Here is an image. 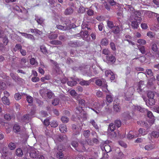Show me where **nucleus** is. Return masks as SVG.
I'll return each mask as SVG.
<instances>
[{
    "instance_id": "nucleus-2",
    "label": "nucleus",
    "mask_w": 159,
    "mask_h": 159,
    "mask_svg": "<svg viewBox=\"0 0 159 159\" xmlns=\"http://www.w3.org/2000/svg\"><path fill=\"white\" fill-rule=\"evenodd\" d=\"M68 45L72 48L81 47L84 45V42L79 40L70 41L68 42Z\"/></svg>"
},
{
    "instance_id": "nucleus-49",
    "label": "nucleus",
    "mask_w": 159,
    "mask_h": 159,
    "mask_svg": "<svg viewBox=\"0 0 159 159\" xmlns=\"http://www.w3.org/2000/svg\"><path fill=\"white\" fill-rule=\"evenodd\" d=\"M12 116L9 114H6L4 115V118L7 120H10L12 118Z\"/></svg>"
},
{
    "instance_id": "nucleus-8",
    "label": "nucleus",
    "mask_w": 159,
    "mask_h": 159,
    "mask_svg": "<svg viewBox=\"0 0 159 159\" xmlns=\"http://www.w3.org/2000/svg\"><path fill=\"white\" fill-rule=\"evenodd\" d=\"M72 128L73 131L72 135L75 136L79 134L80 130L77 125L72 124Z\"/></svg>"
},
{
    "instance_id": "nucleus-3",
    "label": "nucleus",
    "mask_w": 159,
    "mask_h": 159,
    "mask_svg": "<svg viewBox=\"0 0 159 159\" xmlns=\"http://www.w3.org/2000/svg\"><path fill=\"white\" fill-rule=\"evenodd\" d=\"M142 98L145 102L146 105L148 107L153 105L155 103V101L154 98H148L147 100L146 98L143 96H142Z\"/></svg>"
},
{
    "instance_id": "nucleus-12",
    "label": "nucleus",
    "mask_w": 159,
    "mask_h": 159,
    "mask_svg": "<svg viewBox=\"0 0 159 159\" xmlns=\"http://www.w3.org/2000/svg\"><path fill=\"white\" fill-rule=\"evenodd\" d=\"M72 81H68L67 82V84L70 86L72 87L76 84L77 82L76 81H80V79L78 78H76Z\"/></svg>"
},
{
    "instance_id": "nucleus-51",
    "label": "nucleus",
    "mask_w": 159,
    "mask_h": 159,
    "mask_svg": "<svg viewBox=\"0 0 159 159\" xmlns=\"http://www.w3.org/2000/svg\"><path fill=\"white\" fill-rule=\"evenodd\" d=\"M35 20H36L37 22L38 23V24L41 25H42L43 24L44 20L42 18H35Z\"/></svg>"
},
{
    "instance_id": "nucleus-25",
    "label": "nucleus",
    "mask_w": 159,
    "mask_h": 159,
    "mask_svg": "<svg viewBox=\"0 0 159 159\" xmlns=\"http://www.w3.org/2000/svg\"><path fill=\"white\" fill-rule=\"evenodd\" d=\"M3 103L5 104L9 105L10 104L9 99L6 96L3 97L2 98Z\"/></svg>"
},
{
    "instance_id": "nucleus-60",
    "label": "nucleus",
    "mask_w": 159,
    "mask_h": 159,
    "mask_svg": "<svg viewBox=\"0 0 159 159\" xmlns=\"http://www.w3.org/2000/svg\"><path fill=\"white\" fill-rule=\"evenodd\" d=\"M152 49L154 52H156L158 49L157 47L156 44L154 43L152 44Z\"/></svg>"
},
{
    "instance_id": "nucleus-27",
    "label": "nucleus",
    "mask_w": 159,
    "mask_h": 159,
    "mask_svg": "<svg viewBox=\"0 0 159 159\" xmlns=\"http://www.w3.org/2000/svg\"><path fill=\"white\" fill-rule=\"evenodd\" d=\"M137 123L139 125H140L142 127H145L146 128L148 127V123L143 121L141 120L138 121H137Z\"/></svg>"
},
{
    "instance_id": "nucleus-58",
    "label": "nucleus",
    "mask_w": 159,
    "mask_h": 159,
    "mask_svg": "<svg viewBox=\"0 0 159 159\" xmlns=\"http://www.w3.org/2000/svg\"><path fill=\"white\" fill-rule=\"evenodd\" d=\"M85 11V8L83 6H81L79 8L78 12L80 13H83Z\"/></svg>"
},
{
    "instance_id": "nucleus-24",
    "label": "nucleus",
    "mask_w": 159,
    "mask_h": 159,
    "mask_svg": "<svg viewBox=\"0 0 159 159\" xmlns=\"http://www.w3.org/2000/svg\"><path fill=\"white\" fill-rule=\"evenodd\" d=\"M100 43L102 46H106L108 44V40L107 38L103 39L101 40Z\"/></svg>"
},
{
    "instance_id": "nucleus-19",
    "label": "nucleus",
    "mask_w": 159,
    "mask_h": 159,
    "mask_svg": "<svg viewBox=\"0 0 159 159\" xmlns=\"http://www.w3.org/2000/svg\"><path fill=\"white\" fill-rule=\"evenodd\" d=\"M145 74L146 75V76L148 77L147 75L148 76V77H153V73L152 70L151 69H147L145 72Z\"/></svg>"
},
{
    "instance_id": "nucleus-7",
    "label": "nucleus",
    "mask_w": 159,
    "mask_h": 159,
    "mask_svg": "<svg viewBox=\"0 0 159 159\" xmlns=\"http://www.w3.org/2000/svg\"><path fill=\"white\" fill-rule=\"evenodd\" d=\"M115 129V125H114L113 123L110 124L108 127V130L109 132L110 131L111 132H112L111 133V134L112 136V137H115L116 136V134L114 131Z\"/></svg>"
},
{
    "instance_id": "nucleus-46",
    "label": "nucleus",
    "mask_w": 159,
    "mask_h": 159,
    "mask_svg": "<svg viewBox=\"0 0 159 159\" xmlns=\"http://www.w3.org/2000/svg\"><path fill=\"white\" fill-rule=\"evenodd\" d=\"M22 49V46L19 44H16L14 49V51H16L17 50L20 51Z\"/></svg>"
},
{
    "instance_id": "nucleus-29",
    "label": "nucleus",
    "mask_w": 159,
    "mask_h": 159,
    "mask_svg": "<svg viewBox=\"0 0 159 159\" xmlns=\"http://www.w3.org/2000/svg\"><path fill=\"white\" fill-rule=\"evenodd\" d=\"M13 130L15 133H18L20 131V127L19 125L17 124L14 125L13 127Z\"/></svg>"
},
{
    "instance_id": "nucleus-31",
    "label": "nucleus",
    "mask_w": 159,
    "mask_h": 159,
    "mask_svg": "<svg viewBox=\"0 0 159 159\" xmlns=\"http://www.w3.org/2000/svg\"><path fill=\"white\" fill-rule=\"evenodd\" d=\"M50 43L52 44L58 45H61L62 44V43L58 40H53L50 41Z\"/></svg>"
},
{
    "instance_id": "nucleus-52",
    "label": "nucleus",
    "mask_w": 159,
    "mask_h": 159,
    "mask_svg": "<svg viewBox=\"0 0 159 159\" xmlns=\"http://www.w3.org/2000/svg\"><path fill=\"white\" fill-rule=\"evenodd\" d=\"M155 80L156 79L155 77L154 76L152 77L151 79L148 80V84L149 85H151L152 84V81H155Z\"/></svg>"
},
{
    "instance_id": "nucleus-53",
    "label": "nucleus",
    "mask_w": 159,
    "mask_h": 159,
    "mask_svg": "<svg viewBox=\"0 0 159 159\" xmlns=\"http://www.w3.org/2000/svg\"><path fill=\"white\" fill-rule=\"evenodd\" d=\"M104 148L105 151L107 153L111 151V147L107 144H106L105 145Z\"/></svg>"
},
{
    "instance_id": "nucleus-48",
    "label": "nucleus",
    "mask_w": 159,
    "mask_h": 159,
    "mask_svg": "<svg viewBox=\"0 0 159 159\" xmlns=\"http://www.w3.org/2000/svg\"><path fill=\"white\" fill-rule=\"evenodd\" d=\"M50 122L49 121V120L48 119V118H47L43 122L44 125H45L46 127L48 126L49 125H50ZM46 128H47V127H46Z\"/></svg>"
},
{
    "instance_id": "nucleus-59",
    "label": "nucleus",
    "mask_w": 159,
    "mask_h": 159,
    "mask_svg": "<svg viewBox=\"0 0 159 159\" xmlns=\"http://www.w3.org/2000/svg\"><path fill=\"white\" fill-rule=\"evenodd\" d=\"M27 100L29 103H31L33 102V98L31 96L27 95L26 96Z\"/></svg>"
},
{
    "instance_id": "nucleus-63",
    "label": "nucleus",
    "mask_w": 159,
    "mask_h": 159,
    "mask_svg": "<svg viewBox=\"0 0 159 159\" xmlns=\"http://www.w3.org/2000/svg\"><path fill=\"white\" fill-rule=\"evenodd\" d=\"M137 42L138 43L142 45H144L146 43V41L143 39H139Z\"/></svg>"
},
{
    "instance_id": "nucleus-42",
    "label": "nucleus",
    "mask_w": 159,
    "mask_h": 159,
    "mask_svg": "<svg viewBox=\"0 0 159 159\" xmlns=\"http://www.w3.org/2000/svg\"><path fill=\"white\" fill-rule=\"evenodd\" d=\"M90 122L96 129H99V127L93 120H91Z\"/></svg>"
},
{
    "instance_id": "nucleus-33",
    "label": "nucleus",
    "mask_w": 159,
    "mask_h": 159,
    "mask_svg": "<svg viewBox=\"0 0 159 159\" xmlns=\"http://www.w3.org/2000/svg\"><path fill=\"white\" fill-rule=\"evenodd\" d=\"M61 120L64 123H66L69 121V119L67 117L62 116L61 118Z\"/></svg>"
},
{
    "instance_id": "nucleus-64",
    "label": "nucleus",
    "mask_w": 159,
    "mask_h": 159,
    "mask_svg": "<svg viewBox=\"0 0 159 159\" xmlns=\"http://www.w3.org/2000/svg\"><path fill=\"white\" fill-rule=\"evenodd\" d=\"M27 61V59L25 57H22L19 58V61L20 62L21 64H22V63H25Z\"/></svg>"
},
{
    "instance_id": "nucleus-30",
    "label": "nucleus",
    "mask_w": 159,
    "mask_h": 159,
    "mask_svg": "<svg viewBox=\"0 0 159 159\" xmlns=\"http://www.w3.org/2000/svg\"><path fill=\"white\" fill-rule=\"evenodd\" d=\"M90 134V131L89 130H85L83 131V135L86 138H88Z\"/></svg>"
},
{
    "instance_id": "nucleus-47",
    "label": "nucleus",
    "mask_w": 159,
    "mask_h": 159,
    "mask_svg": "<svg viewBox=\"0 0 159 159\" xmlns=\"http://www.w3.org/2000/svg\"><path fill=\"white\" fill-rule=\"evenodd\" d=\"M60 100L59 98H55L52 101V104L54 106L58 105L59 103Z\"/></svg>"
},
{
    "instance_id": "nucleus-35",
    "label": "nucleus",
    "mask_w": 159,
    "mask_h": 159,
    "mask_svg": "<svg viewBox=\"0 0 159 159\" xmlns=\"http://www.w3.org/2000/svg\"><path fill=\"white\" fill-rule=\"evenodd\" d=\"M134 109L136 110H138L142 112H144L145 110V109L144 108H142L141 106H134Z\"/></svg>"
},
{
    "instance_id": "nucleus-5",
    "label": "nucleus",
    "mask_w": 159,
    "mask_h": 159,
    "mask_svg": "<svg viewBox=\"0 0 159 159\" xmlns=\"http://www.w3.org/2000/svg\"><path fill=\"white\" fill-rule=\"evenodd\" d=\"M148 117L149 119L148 120V122L150 124V125H152L155 122V117L152 113L151 111H148L147 113Z\"/></svg>"
},
{
    "instance_id": "nucleus-26",
    "label": "nucleus",
    "mask_w": 159,
    "mask_h": 159,
    "mask_svg": "<svg viewBox=\"0 0 159 159\" xmlns=\"http://www.w3.org/2000/svg\"><path fill=\"white\" fill-rule=\"evenodd\" d=\"M132 95L133 94L131 93H130L129 92L125 93V99L128 101L132 97Z\"/></svg>"
},
{
    "instance_id": "nucleus-21",
    "label": "nucleus",
    "mask_w": 159,
    "mask_h": 159,
    "mask_svg": "<svg viewBox=\"0 0 159 159\" xmlns=\"http://www.w3.org/2000/svg\"><path fill=\"white\" fill-rule=\"evenodd\" d=\"M48 2L49 3V5L52 10L56 9L57 4L55 1Z\"/></svg>"
},
{
    "instance_id": "nucleus-41",
    "label": "nucleus",
    "mask_w": 159,
    "mask_h": 159,
    "mask_svg": "<svg viewBox=\"0 0 159 159\" xmlns=\"http://www.w3.org/2000/svg\"><path fill=\"white\" fill-rule=\"evenodd\" d=\"M107 25L108 27L111 29H112L115 26L113 22L109 20L107 21Z\"/></svg>"
},
{
    "instance_id": "nucleus-44",
    "label": "nucleus",
    "mask_w": 159,
    "mask_h": 159,
    "mask_svg": "<svg viewBox=\"0 0 159 159\" xmlns=\"http://www.w3.org/2000/svg\"><path fill=\"white\" fill-rule=\"evenodd\" d=\"M57 34H50L48 35V38L51 39H54L57 38Z\"/></svg>"
},
{
    "instance_id": "nucleus-13",
    "label": "nucleus",
    "mask_w": 159,
    "mask_h": 159,
    "mask_svg": "<svg viewBox=\"0 0 159 159\" xmlns=\"http://www.w3.org/2000/svg\"><path fill=\"white\" fill-rule=\"evenodd\" d=\"M122 117L125 120H129L132 118L129 111L124 112L122 114Z\"/></svg>"
},
{
    "instance_id": "nucleus-23",
    "label": "nucleus",
    "mask_w": 159,
    "mask_h": 159,
    "mask_svg": "<svg viewBox=\"0 0 159 159\" xmlns=\"http://www.w3.org/2000/svg\"><path fill=\"white\" fill-rule=\"evenodd\" d=\"M80 84L82 86H87L89 84L90 82L89 81H86L80 79Z\"/></svg>"
},
{
    "instance_id": "nucleus-18",
    "label": "nucleus",
    "mask_w": 159,
    "mask_h": 159,
    "mask_svg": "<svg viewBox=\"0 0 159 159\" xmlns=\"http://www.w3.org/2000/svg\"><path fill=\"white\" fill-rule=\"evenodd\" d=\"M106 57L108 61L111 63H113L115 62L116 58L114 56L112 55H111L109 56H106Z\"/></svg>"
},
{
    "instance_id": "nucleus-14",
    "label": "nucleus",
    "mask_w": 159,
    "mask_h": 159,
    "mask_svg": "<svg viewBox=\"0 0 159 159\" xmlns=\"http://www.w3.org/2000/svg\"><path fill=\"white\" fill-rule=\"evenodd\" d=\"M65 24L66 25V26H62L61 25H57V27L58 29L63 30H68L71 28L68 25H67L66 23Z\"/></svg>"
},
{
    "instance_id": "nucleus-17",
    "label": "nucleus",
    "mask_w": 159,
    "mask_h": 159,
    "mask_svg": "<svg viewBox=\"0 0 159 159\" xmlns=\"http://www.w3.org/2000/svg\"><path fill=\"white\" fill-rule=\"evenodd\" d=\"M74 11L73 9L71 7L67 8L64 12V14L66 15H69L73 13Z\"/></svg>"
},
{
    "instance_id": "nucleus-34",
    "label": "nucleus",
    "mask_w": 159,
    "mask_h": 159,
    "mask_svg": "<svg viewBox=\"0 0 159 159\" xmlns=\"http://www.w3.org/2000/svg\"><path fill=\"white\" fill-rule=\"evenodd\" d=\"M8 147L10 150H13L16 148V145L15 143L11 142L8 144Z\"/></svg>"
},
{
    "instance_id": "nucleus-39",
    "label": "nucleus",
    "mask_w": 159,
    "mask_h": 159,
    "mask_svg": "<svg viewBox=\"0 0 159 159\" xmlns=\"http://www.w3.org/2000/svg\"><path fill=\"white\" fill-rule=\"evenodd\" d=\"M106 100L109 103H111L112 102L113 99L112 96L110 95H107L106 97Z\"/></svg>"
},
{
    "instance_id": "nucleus-6",
    "label": "nucleus",
    "mask_w": 159,
    "mask_h": 159,
    "mask_svg": "<svg viewBox=\"0 0 159 159\" xmlns=\"http://www.w3.org/2000/svg\"><path fill=\"white\" fill-rule=\"evenodd\" d=\"M55 139L60 142L66 141L67 137L65 134H59L55 136Z\"/></svg>"
},
{
    "instance_id": "nucleus-22",
    "label": "nucleus",
    "mask_w": 159,
    "mask_h": 159,
    "mask_svg": "<svg viewBox=\"0 0 159 159\" xmlns=\"http://www.w3.org/2000/svg\"><path fill=\"white\" fill-rule=\"evenodd\" d=\"M52 64L54 65V68L56 70V72H59L60 70V68L59 67L58 64L57 62L51 60Z\"/></svg>"
},
{
    "instance_id": "nucleus-56",
    "label": "nucleus",
    "mask_w": 159,
    "mask_h": 159,
    "mask_svg": "<svg viewBox=\"0 0 159 159\" xmlns=\"http://www.w3.org/2000/svg\"><path fill=\"white\" fill-rule=\"evenodd\" d=\"M110 45L111 49L112 50L115 51L116 50V45L114 42H110Z\"/></svg>"
},
{
    "instance_id": "nucleus-61",
    "label": "nucleus",
    "mask_w": 159,
    "mask_h": 159,
    "mask_svg": "<svg viewBox=\"0 0 159 159\" xmlns=\"http://www.w3.org/2000/svg\"><path fill=\"white\" fill-rule=\"evenodd\" d=\"M75 51H76L75 50L72 49L70 50V55L71 57H74L76 56V53Z\"/></svg>"
},
{
    "instance_id": "nucleus-43",
    "label": "nucleus",
    "mask_w": 159,
    "mask_h": 159,
    "mask_svg": "<svg viewBox=\"0 0 159 159\" xmlns=\"http://www.w3.org/2000/svg\"><path fill=\"white\" fill-rule=\"evenodd\" d=\"M154 94L153 92L149 91L147 93V97L148 98H154Z\"/></svg>"
},
{
    "instance_id": "nucleus-62",
    "label": "nucleus",
    "mask_w": 159,
    "mask_h": 159,
    "mask_svg": "<svg viewBox=\"0 0 159 159\" xmlns=\"http://www.w3.org/2000/svg\"><path fill=\"white\" fill-rule=\"evenodd\" d=\"M107 1L110 5L112 6L115 5L116 3V2L114 0H108Z\"/></svg>"
},
{
    "instance_id": "nucleus-4",
    "label": "nucleus",
    "mask_w": 159,
    "mask_h": 159,
    "mask_svg": "<svg viewBox=\"0 0 159 159\" xmlns=\"http://www.w3.org/2000/svg\"><path fill=\"white\" fill-rule=\"evenodd\" d=\"M96 84L97 85L102 86L104 88H105L106 90H107V85L105 80L103 79L97 80H96Z\"/></svg>"
},
{
    "instance_id": "nucleus-10",
    "label": "nucleus",
    "mask_w": 159,
    "mask_h": 159,
    "mask_svg": "<svg viewBox=\"0 0 159 159\" xmlns=\"http://www.w3.org/2000/svg\"><path fill=\"white\" fill-rule=\"evenodd\" d=\"M137 47L138 49L142 54H147L145 47L144 46L137 44Z\"/></svg>"
},
{
    "instance_id": "nucleus-9",
    "label": "nucleus",
    "mask_w": 159,
    "mask_h": 159,
    "mask_svg": "<svg viewBox=\"0 0 159 159\" xmlns=\"http://www.w3.org/2000/svg\"><path fill=\"white\" fill-rule=\"evenodd\" d=\"M116 101L118 102V99H117L114 100L113 109L116 112H120V107L119 105V103H117V104H115V102Z\"/></svg>"
},
{
    "instance_id": "nucleus-55",
    "label": "nucleus",
    "mask_w": 159,
    "mask_h": 159,
    "mask_svg": "<svg viewBox=\"0 0 159 159\" xmlns=\"http://www.w3.org/2000/svg\"><path fill=\"white\" fill-rule=\"evenodd\" d=\"M56 156L59 159L62 158L63 157V154L62 152L59 151L57 153Z\"/></svg>"
},
{
    "instance_id": "nucleus-37",
    "label": "nucleus",
    "mask_w": 159,
    "mask_h": 159,
    "mask_svg": "<svg viewBox=\"0 0 159 159\" xmlns=\"http://www.w3.org/2000/svg\"><path fill=\"white\" fill-rule=\"evenodd\" d=\"M138 22L136 21H133L131 22V26L134 29H137L138 27Z\"/></svg>"
},
{
    "instance_id": "nucleus-40",
    "label": "nucleus",
    "mask_w": 159,
    "mask_h": 159,
    "mask_svg": "<svg viewBox=\"0 0 159 159\" xmlns=\"http://www.w3.org/2000/svg\"><path fill=\"white\" fill-rule=\"evenodd\" d=\"M115 125L117 128H119L121 125V122L120 120H117L115 121Z\"/></svg>"
},
{
    "instance_id": "nucleus-36",
    "label": "nucleus",
    "mask_w": 159,
    "mask_h": 159,
    "mask_svg": "<svg viewBox=\"0 0 159 159\" xmlns=\"http://www.w3.org/2000/svg\"><path fill=\"white\" fill-rule=\"evenodd\" d=\"M40 49L41 51L44 54H46L47 53V51L46 47L43 45L40 46Z\"/></svg>"
},
{
    "instance_id": "nucleus-32",
    "label": "nucleus",
    "mask_w": 159,
    "mask_h": 159,
    "mask_svg": "<svg viewBox=\"0 0 159 159\" xmlns=\"http://www.w3.org/2000/svg\"><path fill=\"white\" fill-rule=\"evenodd\" d=\"M16 153L17 156L20 157L22 155L23 152L21 149L18 148L16 150Z\"/></svg>"
},
{
    "instance_id": "nucleus-28",
    "label": "nucleus",
    "mask_w": 159,
    "mask_h": 159,
    "mask_svg": "<svg viewBox=\"0 0 159 159\" xmlns=\"http://www.w3.org/2000/svg\"><path fill=\"white\" fill-rule=\"evenodd\" d=\"M58 125V124L56 120H53L50 122V125L52 127L56 128Z\"/></svg>"
},
{
    "instance_id": "nucleus-50",
    "label": "nucleus",
    "mask_w": 159,
    "mask_h": 159,
    "mask_svg": "<svg viewBox=\"0 0 159 159\" xmlns=\"http://www.w3.org/2000/svg\"><path fill=\"white\" fill-rule=\"evenodd\" d=\"M6 88V84L4 82H0V90H4Z\"/></svg>"
},
{
    "instance_id": "nucleus-54",
    "label": "nucleus",
    "mask_w": 159,
    "mask_h": 159,
    "mask_svg": "<svg viewBox=\"0 0 159 159\" xmlns=\"http://www.w3.org/2000/svg\"><path fill=\"white\" fill-rule=\"evenodd\" d=\"M21 95L19 93H16L14 95V98L17 100H19L21 98Z\"/></svg>"
},
{
    "instance_id": "nucleus-20",
    "label": "nucleus",
    "mask_w": 159,
    "mask_h": 159,
    "mask_svg": "<svg viewBox=\"0 0 159 159\" xmlns=\"http://www.w3.org/2000/svg\"><path fill=\"white\" fill-rule=\"evenodd\" d=\"M151 137L156 138L159 137V133L157 131H153L150 134Z\"/></svg>"
},
{
    "instance_id": "nucleus-38",
    "label": "nucleus",
    "mask_w": 159,
    "mask_h": 159,
    "mask_svg": "<svg viewBox=\"0 0 159 159\" xmlns=\"http://www.w3.org/2000/svg\"><path fill=\"white\" fill-rule=\"evenodd\" d=\"M137 91L141 95L143 96V94L144 93V91H143L142 89V87L141 85L138 86V88H137Z\"/></svg>"
},
{
    "instance_id": "nucleus-1",
    "label": "nucleus",
    "mask_w": 159,
    "mask_h": 159,
    "mask_svg": "<svg viewBox=\"0 0 159 159\" xmlns=\"http://www.w3.org/2000/svg\"><path fill=\"white\" fill-rule=\"evenodd\" d=\"M24 157V159H29V157L34 158H36L38 155L36 150L34 148L31 147L29 146L28 147L25 148L23 150Z\"/></svg>"
},
{
    "instance_id": "nucleus-15",
    "label": "nucleus",
    "mask_w": 159,
    "mask_h": 159,
    "mask_svg": "<svg viewBox=\"0 0 159 159\" xmlns=\"http://www.w3.org/2000/svg\"><path fill=\"white\" fill-rule=\"evenodd\" d=\"M29 119V115L28 114H26L21 117L20 121L21 122H26L28 121Z\"/></svg>"
},
{
    "instance_id": "nucleus-45",
    "label": "nucleus",
    "mask_w": 159,
    "mask_h": 159,
    "mask_svg": "<svg viewBox=\"0 0 159 159\" xmlns=\"http://www.w3.org/2000/svg\"><path fill=\"white\" fill-rule=\"evenodd\" d=\"M2 152L3 153V154L2 156H3L4 154L5 157H6L7 156V154L8 153V149L7 147H4L2 150Z\"/></svg>"
},
{
    "instance_id": "nucleus-57",
    "label": "nucleus",
    "mask_w": 159,
    "mask_h": 159,
    "mask_svg": "<svg viewBox=\"0 0 159 159\" xmlns=\"http://www.w3.org/2000/svg\"><path fill=\"white\" fill-rule=\"evenodd\" d=\"M26 38L30 39L33 41L35 40V38L34 36L31 34H27Z\"/></svg>"
},
{
    "instance_id": "nucleus-11",
    "label": "nucleus",
    "mask_w": 159,
    "mask_h": 159,
    "mask_svg": "<svg viewBox=\"0 0 159 159\" xmlns=\"http://www.w3.org/2000/svg\"><path fill=\"white\" fill-rule=\"evenodd\" d=\"M111 32L115 34H118L120 31V28L118 25H115L111 30Z\"/></svg>"
},
{
    "instance_id": "nucleus-16",
    "label": "nucleus",
    "mask_w": 159,
    "mask_h": 159,
    "mask_svg": "<svg viewBox=\"0 0 159 159\" xmlns=\"http://www.w3.org/2000/svg\"><path fill=\"white\" fill-rule=\"evenodd\" d=\"M155 148V146L154 144L152 143H150L146 145L144 147V148L146 150L148 151H149L154 149Z\"/></svg>"
}]
</instances>
